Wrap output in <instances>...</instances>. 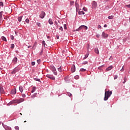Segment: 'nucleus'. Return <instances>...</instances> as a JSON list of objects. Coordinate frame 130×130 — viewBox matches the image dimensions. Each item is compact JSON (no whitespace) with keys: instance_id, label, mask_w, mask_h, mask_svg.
<instances>
[{"instance_id":"obj_1","label":"nucleus","mask_w":130,"mask_h":130,"mask_svg":"<svg viewBox=\"0 0 130 130\" xmlns=\"http://www.w3.org/2000/svg\"><path fill=\"white\" fill-rule=\"evenodd\" d=\"M24 100H25L23 98L14 100V101H11L8 105H12V104H16V103H17V104L21 103V102H24Z\"/></svg>"},{"instance_id":"obj_2","label":"nucleus","mask_w":130,"mask_h":130,"mask_svg":"<svg viewBox=\"0 0 130 130\" xmlns=\"http://www.w3.org/2000/svg\"><path fill=\"white\" fill-rule=\"evenodd\" d=\"M111 94H112V91H105L104 101H107V100H108V98H109V97L111 96Z\"/></svg>"},{"instance_id":"obj_3","label":"nucleus","mask_w":130,"mask_h":130,"mask_svg":"<svg viewBox=\"0 0 130 130\" xmlns=\"http://www.w3.org/2000/svg\"><path fill=\"white\" fill-rule=\"evenodd\" d=\"M92 9H94V10L96 9V8H97L98 7L97 2H96L95 1H93L92 4Z\"/></svg>"},{"instance_id":"obj_4","label":"nucleus","mask_w":130,"mask_h":130,"mask_svg":"<svg viewBox=\"0 0 130 130\" xmlns=\"http://www.w3.org/2000/svg\"><path fill=\"white\" fill-rule=\"evenodd\" d=\"M20 71V68H15L14 70L11 72V74H16L17 72H19Z\"/></svg>"},{"instance_id":"obj_5","label":"nucleus","mask_w":130,"mask_h":130,"mask_svg":"<svg viewBox=\"0 0 130 130\" xmlns=\"http://www.w3.org/2000/svg\"><path fill=\"white\" fill-rule=\"evenodd\" d=\"M44 17H45V12H44V11H42L40 15V17L41 19H43Z\"/></svg>"},{"instance_id":"obj_6","label":"nucleus","mask_w":130,"mask_h":130,"mask_svg":"<svg viewBox=\"0 0 130 130\" xmlns=\"http://www.w3.org/2000/svg\"><path fill=\"white\" fill-rule=\"evenodd\" d=\"M76 71V66L75 65H73L71 68V72L72 73H75Z\"/></svg>"},{"instance_id":"obj_7","label":"nucleus","mask_w":130,"mask_h":130,"mask_svg":"<svg viewBox=\"0 0 130 130\" xmlns=\"http://www.w3.org/2000/svg\"><path fill=\"white\" fill-rule=\"evenodd\" d=\"M102 36H103L104 38H107L108 37V35L107 34H106L105 32H103Z\"/></svg>"},{"instance_id":"obj_8","label":"nucleus","mask_w":130,"mask_h":130,"mask_svg":"<svg viewBox=\"0 0 130 130\" xmlns=\"http://www.w3.org/2000/svg\"><path fill=\"white\" fill-rule=\"evenodd\" d=\"M3 11L0 12V24L2 23V21H3Z\"/></svg>"},{"instance_id":"obj_9","label":"nucleus","mask_w":130,"mask_h":130,"mask_svg":"<svg viewBox=\"0 0 130 130\" xmlns=\"http://www.w3.org/2000/svg\"><path fill=\"white\" fill-rule=\"evenodd\" d=\"M47 78L51 79V80H55V78L51 75H47Z\"/></svg>"},{"instance_id":"obj_10","label":"nucleus","mask_w":130,"mask_h":130,"mask_svg":"<svg viewBox=\"0 0 130 130\" xmlns=\"http://www.w3.org/2000/svg\"><path fill=\"white\" fill-rule=\"evenodd\" d=\"M17 61H18V58H17V57H15L13 59V62L14 63H16Z\"/></svg>"},{"instance_id":"obj_11","label":"nucleus","mask_w":130,"mask_h":130,"mask_svg":"<svg viewBox=\"0 0 130 130\" xmlns=\"http://www.w3.org/2000/svg\"><path fill=\"white\" fill-rule=\"evenodd\" d=\"M80 27H81V30L82 29H85V30L88 29V27L85 25H81Z\"/></svg>"},{"instance_id":"obj_12","label":"nucleus","mask_w":130,"mask_h":130,"mask_svg":"<svg viewBox=\"0 0 130 130\" xmlns=\"http://www.w3.org/2000/svg\"><path fill=\"white\" fill-rule=\"evenodd\" d=\"M112 69H113V67L111 66L106 69V71H110L111 70H112Z\"/></svg>"},{"instance_id":"obj_13","label":"nucleus","mask_w":130,"mask_h":130,"mask_svg":"<svg viewBox=\"0 0 130 130\" xmlns=\"http://www.w3.org/2000/svg\"><path fill=\"white\" fill-rule=\"evenodd\" d=\"M88 56H89L88 52H87V53L85 55V57L83 58V59H86V58H88Z\"/></svg>"},{"instance_id":"obj_14","label":"nucleus","mask_w":130,"mask_h":130,"mask_svg":"<svg viewBox=\"0 0 130 130\" xmlns=\"http://www.w3.org/2000/svg\"><path fill=\"white\" fill-rule=\"evenodd\" d=\"M19 91L21 92V93H23V91L24 90V89L23 88V86H20L19 87Z\"/></svg>"},{"instance_id":"obj_15","label":"nucleus","mask_w":130,"mask_h":130,"mask_svg":"<svg viewBox=\"0 0 130 130\" xmlns=\"http://www.w3.org/2000/svg\"><path fill=\"white\" fill-rule=\"evenodd\" d=\"M94 52L96 54H99V50H98V48H95Z\"/></svg>"},{"instance_id":"obj_16","label":"nucleus","mask_w":130,"mask_h":130,"mask_svg":"<svg viewBox=\"0 0 130 130\" xmlns=\"http://www.w3.org/2000/svg\"><path fill=\"white\" fill-rule=\"evenodd\" d=\"M86 71H87L86 69H83V68H81V69L80 70V73H83V72H86Z\"/></svg>"},{"instance_id":"obj_17","label":"nucleus","mask_w":130,"mask_h":130,"mask_svg":"<svg viewBox=\"0 0 130 130\" xmlns=\"http://www.w3.org/2000/svg\"><path fill=\"white\" fill-rule=\"evenodd\" d=\"M37 95V93H34L32 95H31V98L32 99H34L35 97H36V95Z\"/></svg>"},{"instance_id":"obj_18","label":"nucleus","mask_w":130,"mask_h":130,"mask_svg":"<svg viewBox=\"0 0 130 130\" xmlns=\"http://www.w3.org/2000/svg\"><path fill=\"white\" fill-rule=\"evenodd\" d=\"M0 92L1 93H5V91H4V88L2 87H0Z\"/></svg>"},{"instance_id":"obj_19","label":"nucleus","mask_w":130,"mask_h":130,"mask_svg":"<svg viewBox=\"0 0 130 130\" xmlns=\"http://www.w3.org/2000/svg\"><path fill=\"white\" fill-rule=\"evenodd\" d=\"M49 23L50 25H52V24H53V22L52 21V20H51V19H49Z\"/></svg>"},{"instance_id":"obj_20","label":"nucleus","mask_w":130,"mask_h":130,"mask_svg":"<svg viewBox=\"0 0 130 130\" xmlns=\"http://www.w3.org/2000/svg\"><path fill=\"white\" fill-rule=\"evenodd\" d=\"M11 93L15 95V94H16V93H17V92L16 91V90L13 89L11 91Z\"/></svg>"},{"instance_id":"obj_21","label":"nucleus","mask_w":130,"mask_h":130,"mask_svg":"<svg viewBox=\"0 0 130 130\" xmlns=\"http://www.w3.org/2000/svg\"><path fill=\"white\" fill-rule=\"evenodd\" d=\"M4 7V3H3L2 2H0V9H1V8H3Z\"/></svg>"},{"instance_id":"obj_22","label":"nucleus","mask_w":130,"mask_h":130,"mask_svg":"<svg viewBox=\"0 0 130 130\" xmlns=\"http://www.w3.org/2000/svg\"><path fill=\"white\" fill-rule=\"evenodd\" d=\"M79 15H85V12H84V11H79Z\"/></svg>"},{"instance_id":"obj_23","label":"nucleus","mask_w":130,"mask_h":130,"mask_svg":"<svg viewBox=\"0 0 130 130\" xmlns=\"http://www.w3.org/2000/svg\"><path fill=\"white\" fill-rule=\"evenodd\" d=\"M75 6L76 9L78 10V9H79V4L77 2L75 3Z\"/></svg>"},{"instance_id":"obj_24","label":"nucleus","mask_w":130,"mask_h":130,"mask_svg":"<svg viewBox=\"0 0 130 130\" xmlns=\"http://www.w3.org/2000/svg\"><path fill=\"white\" fill-rule=\"evenodd\" d=\"M36 90V87H32V89L31 90V93H34V92H35Z\"/></svg>"},{"instance_id":"obj_25","label":"nucleus","mask_w":130,"mask_h":130,"mask_svg":"<svg viewBox=\"0 0 130 130\" xmlns=\"http://www.w3.org/2000/svg\"><path fill=\"white\" fill-rule=\"evenodd\" d=\"M113 18H114V16L113 15H111L108 17V19H109L110 20H112Z\"/></svg>"},{"instance_id":"obj_26","label":"nucleus","mask_w":130,"mask_h":130,"mask_svg":"<svg viewBox=\"0 0 130 130\" xmlns=\"http://www.w3.org/2000/svg\"><path fill=\"white\" fill-rule=\"evenodd\" d=\"M22 18H23V16H20L18 17V20L19 22H21V21H22Z\"/></svg>"},{"instance_id":"obj_27","label":"nucleus","mask_w":130,"mask_h":130,"mask_svg":"<svg viewBox=\"0 0 130 130\" xmlns=\"http://www.w3.org/2000/svg\"><path fill=\"white\" fill-rule=\"evenodd\" d=\"M2 39L3 40V41H6L7 42V39L5 37H2Z\"/></svg>"},{"instance_id":"obj_28","label":"nucleus","mask_w":130,"mask_h":130,"mask_svg":"<svg viewBox=\"0 0 130 130\" xmlns=\"http://www.w3.org/2000/svg\"><path fill=\"white\" fill-rule=\"evenodd\" d=\"M126 81H127L126 76H125V77L124 78V81L123 82V84H124V83H126Z\"/></svg>"},{"instance_id":"obj_29","label":"nucleus","mask_w":130,"mask_h":130,"mask_svg":"<svg viewBox=\"0 0 130 130\" xmlns=\"http://www.w3.org/2000/svg\"><path fill=\"white\" fill-rule=\"evenodd\" d=\"M5 129L6 130H12V129L11 128V127H5Z\"/></svg>"},{"instance_id":"obj_30","label":"nucleus","mask_w":130,"mask_h":130,"mask_svg":"<svg viewBox=\"0 0 130 130\" xmlns=\"http://www.w3.org/2000/svg\"><path fill=\"white\" fill-rule=\"evenodd\" d=\"M37 25L38 27H41V23L40 22H37Z\"/></svg>"},{"instance_id":"obj_31","label":"nucleus","mask_w":130,"mask_h":130,"mask_svg":"<svg viewBox=\"0 0 130 130\" xmlns=\"http://www.w3.org/2000/svg\"><path fill=\"white\" fill-rule=\"evenodd\" d=\"M58 72H61L62 71V69H61V67H60L58 68Z\"/></svg>"},{"instance_id":"obj_32","label":"nucleus","mask_w":130,"mask_h":130,"mask_svg":"<svg viewBox=\"0 0 130 130\" xmlns=\"http://www.w3.org/2000/svg\"><path fill=\"white\" fill-rule=\"evenodd\" d=\"M53 72V74L54 75H55V76H57V72H56V70H55Z\"/></svg>"},{"instance_id":"obj_33","label":"nucleus","mask_w":130,"mask_h":130,"mask_svg":"<svg viewBox=\"0 0 130 130\" xmlns=\"http://www.w3.org/2000/svg\"><path fill=\"white\" fill-rule=\"evenodd\" d=\"M80 30H82V27H79L78 28L76 29V31H80Z\"/></svg>"},{"instance_id":"obj_34","label":"nucleus","mask_w":130,"mask_h":130,"mask_svg":"<svg viewBox=\"0 0 130 130\" xmlns=\"http://www.w3.org/2000/svg\"><path fill=\"white\" fill-rule=\"evenodd\" d=\"M52 72H54V71H56V69H55V67H52V69H51Z\"/></svg>"},{"instance_id":"obj_35","label":"nucleus","mask_w":130,"mask_h":130,"mask_svg":"<svg viewBox=\"0 0 130 130\" xmlns=\"http://www.w3.org/2000/svg\"><path fill=\"white\" fill-rule=\"evenodd\" d=\"M25 22H26V23H27V24H29V19L27 18V19L25 20Z\"/></svg>"},{"instance_id":"obj_36","label":"nucleus","mask_w":130,"mask_h":130,"mask_svg":"<svg viewBox=\"0 0 130 130\" xmlns=\"http://www.w3.org/2000/svg\"><path fill=\"white\" fill-rule=\"evenodd\" d=\"M70 5H71V6H73L74 5V1H71Z\"/></svg>"},{"instance_id":"obj_37","label":"nucleus","mask_w":130,"mask_h":130,"mask_svg":"<svg viewBox=\"0 0 130 130\" xmlns=\"http://www.w3.org/2000/svg\"><path fill=\"white\" fill-rule=\"evenodd\" d=\"M33 49H35L36 48V44H35L32 47Z\"/></svg>"},{"instance_id":"obj_38","label":"nucleus","mask_w":130,"mask_h":130,"mask_svg":"<svg viewBox=\"0 0 130 130\" xmlns=\"http://www.w3.org/2000/svg\"><path fill=\"white\" fill-rule=\"evenodd\" d=\"M59 30H60V31H63V29L62 28V26H60L59 28Z\"/></svg>"},{"instance_id":"obj_39","label":"nucleus","mask_w":130,"mask_h":130,"mask_svg":"<svg viewBox=\"0 0 130 130\" xmlns=\"http://www.w3.org/2000/svg\"><path fill=\"white\" fill-rule=\"evenodd\" d=\"M15 128L16 130H19V126H16L15 127Z\"/></svg>"},{"instance_id":"obj_40","label":"nucleus","mask_w":130,"mask_h":130,"mask_svg":"<svg viewBox=\"0 0 130 130\" xmlns=\"http://www.w3.org/2000/svg\"><path fill=\"white\" fill-rule=\"evenodd\" d=\"M14 39H15V38L14 37V36H11V40H14Z\"/></svg>"},{"instance_id":"obj_41","label":"nucleus","mask_w":130,"mask_h":130,"mask_svg":"<svg viewBox=\"0 0 130 130\" xmlns=\"http://www.w3.org/2000/svg\"><path fill=\"white\" fill-rule=\"evenodd\" d=\"M14 47H15V45L12 44L11 46V48L13 49V48H14Z\"/></svg>"},{"instance_id":"obj_42","label":"nucleus","mask_w":130,"mask_h":130,"mask_svg":"<svg viewBox=\"0 0 130 130\" xmlns=\"http://www.w3.org/2000/svg\"><path fill=\"white\" fill-rule=\"evenodd\" d=\"M117 78H118L117 75H116L114 76V80H116V79H117Z\"/></svg>"},{"instance_id":"obj_43","label":"nucleus","mask_w":130,"mask_h":130,"mask_svg":"<svg viewBox=\"0 0 130 130\" xmlns=\"http://www.w3.org/2000/svg\"><path fill=\"white\" fill-rule=\"evenodd\" d=\"M42 43L43 45H44V46H45V41H43Z\"/></svg>"},{"instance_id":"obj_44","label":"nucleus","mask_w":130,"mask_h":130,"mask_svg":"<svg viewBox=\"0 0 130 130\" xmlns=\"http://www.w3.org/2000/svg\"><path fill=\"white\" fill-rule=\"evenodd\" d=\"M74 78L75 79H76L77 80H78V79H79V76L77 75Z\"/></svg>"},{"instance_id":"obj_45","label":"nucleus","mask_w":130,"mask_h":130,"mask_svg":"<svg viewBox=\"0 0 130 130\" xmlns=\"http://www.w3.org/2000/svg\"><path fill=\"white\" fill-rule=\"evenodd\" d=\"M22 96L23 98H25V97H26V94L23 93V94H22Z\"/></svg>"},{"instance_id":"obj_46","label":"nucleus","mask_w":130,"mask_h":130,"mask_svg":"<svg viewBox=\"0 0 130 130\" xmlns=\"http://www.w3.org/2000/svg\"><path fill=\"white\" fill-rule=\"evenodd\" d=\"M63 27H64V29H67V25L66 24H64L63 25Z\"/></svg>"},{"instance_id":"obj_47","label":"nucleus","mask_w":130,"mask_h":130,"mask_svg":"<svg viewBox=\"0 0 130 130\" xmlns=\"http://www.w3.org/2000/svg\"><path fill=\"white\" fill-rule=\"evenodd\" d=\"M41 61V60L40 59L37 60L38 63H40Z\"/></svg>"},{"instance_id":"obj_48","label":"nucleus","mask_w":130,"mask_h":130,"mask_svg":"<svg viewBox=\"0 0 130 130\" xmlns=\"http://www.w3.org/2000/svg\"><path fill=\"white\" fill-rule=\"evenodd\" d=\"M31 66H35V62H32Z\"/></svg>"},{"instance_id":"obj_49","label":"nucleus","mask_w":130,"mask_h":130,"mask_svg":"<svg viewBox=\"0 0 130 130\" xmlns=\"http://www.w3.org/2000/svg\"><path fill=\"white\" fill-rule=\"evenodd\" d=\"M97 38H99L100 37V35L98 34L96 35Z\"/></svg>"},{"instance_id":"obj_50","label":"nucleus","mask_w":130,"mask_h":130,"mask_svg":"<svg viewBox=\"0 0 130 130\" xmlns=\"http://www.w3.org/2000/svg\"><path fill=\"white\" fill-rule=\"evenodd\" d=\"M68 96H69V97H71L72 96V93H68Z\"/></svg>"},{"instance_id":"obj_51","label":"nucleus","mask_w":130,"mask_h":130,"mask_svg":"<svg viewBox=\"0 0 130 130\" xmlns=\"http://www.w3.org/2000/svg\"><path fill=\"white\" fill-rule=\"evenodd\" d=\"M98 27L99 28V29H101L102 27H101V25H99Z\"/></svg>"},{"instance_id":"obj_52","label":"nucleus","mask_w":130,"mask_h":130,"mask_svg":"<svg viewBox=\"0 0 130 130\" xmlns=\"http://www.w3.org/2000/svg\"><path fill=\"white\" fill-rule=\"evenodd\" d=\"M126 7L127 8H130V4H129V5H126Z\"/></svg>"},{"instance_id":"obj_53","label":"nucleus","mask_w":130,"mask_h":130,"mask_svg":"<svg viewBox=\"0 0 130 130\" xmlns=\"http://www.w3.org/2000/svg\"><path fill=\"white\" fill-rule=\"evenodd\" d=\"M36 81H37L38 82H40V79H37Z\"/></svg>"},{"instance_id":"obj_54","label":"nucleus","mask_w":130,"mask_h":130,"mask_svg":"<svg viewBox=\"0 0 130 130\" xmlns=\"http://www.w3.org/2000/svg\"><path fill=\"white\" fill-rule=\"evenodd\" d=\"M120 71L121 72H123V71H124V69H123V68H122Z\"/></svg>"},{"instance_id":"obj_55","label":"nucleus","mask_w":130,"mask_h":130,"mask_svg":"<svg viewBox=\"0 0 130 130\" xmlns=\"http://www.w3.org/2000/svg\"><path fill=\"white\" fill-rule=\"evenodd\" d=\"M56 38H57V39H59V36H56Z\"/></svg>"},{"instance_id":"obj_56","label":"nucleus","mask_w":130,"mask_h":130,"mask_svg":"<svg viewBox=\"0 0 130 130\" xmlns=\"http://www.w3.org/2000/svg\"><path fill=\"white\" fill-rule=\"evenodd\" d=\"M104 27L105 28H106V27H107V24H105L104 26Z\"/></svg>"},{"instance_id":"obj_57","label":"nucleus","mask_w":130,"mask_h":130,"mask_svg":"<svg viewBox=\"0 0 130 130\" xmlns=\"http://www.w3.org/2000/svg\"><path fill=\"white\" fill-rule=\"evenodd\" d=\"M83 11H86V8H83Z\"/></svg>"},{"instance_id":"obj_58","label":"nucleus","mask_w":130,"mask_h":130,"mask_svg":"<svg viewBox=\"0 0 130 130\" xmlns=\"http://www.w3.org/2000/svg\"><path fill=\"white\" fill-rule=\"evenodd\" d=\"M88 49H89L90 48V45H88Z\"/></svg>"},{"instance_id":"obj_59","label":"nucleus","mask_w":130,"mask_h":130,"mask_svg":"<svg viewBox=\"0 0 130 130\" xmlns=\"http://www.w3.org/2000/svg\"><path fill=\"white\" fill-rule=\"evenodd\" d=\"M30 47H32V46H29L28 47V48H30Z\"/></svg>"},{"instance_id":"obj_60","label":"nucleus","mask_w":130,"mask_h":130,"mask_svg":"<svg viewBox=\"0 0 130 130\" xmlns=\"http://www.w3.org/2000/svg\"><path fill=\"white\" fill-rule=\"evenodd\" d=\"M122 68L124 70V66H123Z\"/></svg>"},{"instance_id":"obj_61","label":"nucleus","mask_w":130,"mask_h":130,"mask_svg":"<svg viewBox=\"0 0 130 130\" xmlns=\"http://www.w3.org/2000/svg\"><path fill=\"white\" fill-rule=\"evenodd\" d=\"M2 69L0 68V71H2Z\"/></svg>"},{"instance_id":"obj_62","label":"nucleus","mask_w":130,"mask_h":130,"mask_svg":"<svg viewBox=\"0 0 130 130\" xmlns=\"http://www.w3.org/2000/svg\"><path fill=\"white\" fill-rule=\"evenodd\" d=\"M24 122H27V121H24Z\"/></svg>"},{"instance_id":"obj_63","label":"nucleus","mask_w":130,"mask_h":130,"mask_svg":"<svg viewBox=\"0 0 130 130\" xmlns=\"http://www.w3.org/2000/svg\"><path fill=\"white\" fill-rule=\"evenodd\" d=\"M40 54H41V55L42 54V51L41 52V53H40Z\"/></svg>"},{"instance_id":"obj_64","label":"nucleus","mask_w":130,"mask_h":130,"mask_svg":"<svg viewBox=\"0 0 130 130\" xmlns=\"http://www.w3.org/2000/svg\"><path fill=\"white\" fill-rule=\"evenodd\" d=\"M57 25V27H58V25L56 24Z\"/></svg>"}]
</instances>
